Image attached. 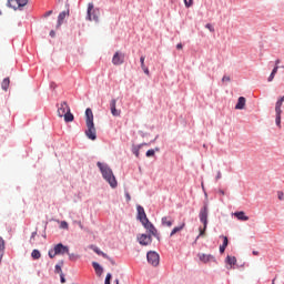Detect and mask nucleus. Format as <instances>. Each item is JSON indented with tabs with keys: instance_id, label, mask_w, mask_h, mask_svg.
Returning a JSON list of instances; mask_svg holds the SVG:
<instances>
[{
	"instance_id": "nucleus-1",
	"label": "nucleus",
	"mask_w": 284,
	"mask_h": 284,
	"mask_svg": "<svg viewBox=\"0 0 284 284\" xmlns=\"http://www.w3.org/2000/svg\"><path fill=\"white\" fill-rule=\"evenodd\" d=\"M85 134L88 139H90L91 141H97V128H94V113H92V109L90 108L85 110Z\"/></svg>"
},
{
	"instance_id": "nucleus-2",
	"label": "nucleus",
	"mask_w": 284,
	"mask_h": 284,
	"mask_svg": "<svg viewBox=\"0 0 284 284\" xmlns=\"http://www.w3.org/2000/svg\"><path fill=\"white\" fill-rule=\"evenodd\" d=\"M97 165H98L104 181L108 182L111 187H113V189L119 185V183L116 182V178L114 176L112 169H110V166H108V164H103L101 162H98Z\"/></svg>"
},
{
	"instance_id": "nucleus-3",
	"label": "nucleus",
	"mask_w": 284,
	"mask_h": 284,
	"mask_svg": "<svg viewBox=\"0 0 284 284\" xmlns=\"http://www.w3.org/2000/svg\"><path fill=\"white\" fill-rule=\"evenodd\" d=\"M58 116L63 118L65 123H72V121H74V115L70 112L68 102H61L58 105Z\"/></svg>"
},
{
	"instance_id": "nucleus-4",
	"label": "nucleus",
	"mask_w": 284,
	"mask_h": 284,
	"mask_svg": "<svg viewBox=\"0 0 284 284\" xmlns=\"http://www.w3.org/2000/svg\"><path fill=\"white\" fill-rule=\"evenodd\" d=\"M87 19L89 21H99V9H94L93 3L88 4Z\"/></svg>"
},
{
	"instance_id": "nucleus-5",
	"label": "nucleus",
	"mask_w": 284,
	"mask_h": 284,
	"mask_svg": "<svg viewBox=\"0 0 284 284\" xmlns=\"http://www.w3.org/2000/svg\"><path fill=\"white\" fill-rule=\"evenodd\" d=\"M8 6L13 10H21V8H24V6H28V0H9Z\"/></svg>"
},
{
	"instance_id": "nucleus-6",
	"label": "nucleus",
	"mask_w": 284,
	"mask_h": 284,
	"mask_svg": "<svg viewBox=\"0 0 284 284\" xmlns=\"http://www.w3.org/2000/svg\"><path fill=\"white\" fill-rule=\"evenodd\" d=\"M146 258H148V263H150V265H153V267H156V265H159L160 263V256L159 253L151 251L146 254Z\"/></svg>"
},
{
	"instance_id": "nucleus-7",
	"label": "nucleus",
	"mask_w": 284,
	"mask_h": 284,
	"mask_svg": "<svg viewBox=\"0 0 284 284\" xmlns=\"http://www.w3.org/2000/svg\"><path fill=\"white\" fill-rule=\"evenodd\" d=\"M207 214H209V209L207 204H204V206L200 210V221L204 225V230H207Z\"/></svg>"
},
{
	"instance_id": "nucleus-8",
	"label": "nucleus",
	"mask_w": 284,
	"mask_h": 284,
	"mask_svg": "<svg viewBox=\"0 0 284 284\" xmlns=\"http://www.w3.org/2000/svg\"><path fill=\"white\" fill-rule=\"evenodd\" d=\"M125 62V54L116 51L112 58L113 65H123Z\"/></svg>"
},
{
	"instance_id": "nucleus-9",
	"label": "nucleus",
	"mask_w": 284,
	"mask_h": 284,
	"mask_svg": "<svg viewBox=\"0 0 284 284\" xmlns=\"http://www.w3.org/2000/svg\"><path fill=\"white\" fill-rule=\"evenodd\" d=\"M142 225L145 227V230H148L150 236H159V231L156 227H154V224H152L150 220H146V222L142 223Z\"/></svg>"
},
{
	"instance_id": "nucleus-10",
	"label": "nucleus",
	"mask_w": 284,
	"mask_h": 284,
	"mask_svg": "<svg viewBox=\"0 0 284 284\" xmlns=\"http://www.w3.org/2000/svg\"><path fill=\"white\" fill-rule=\"evenodd\" d=\"M138 241L140 243V245H152V235H148V234H141L138 235Z\"/></svg>"
},
{
	"instance_id": "nucleus-11",
	"label": "nucleus",
	"mask_w": 284,
	"mask_h": 284,
	"mask_svg": "<svg viewBox=\"0 0 284 284\" xmlns=\"http://www.w3.org/2000/svg\"><path fill=\"white\" fill-rule=\"evenodd\" d=\"M199 258L202 261V263H216V258L211 254L201 253L199 254Z\"/></svg>"
},
{
	"instance_id": "nucleus-12",
	"label": "nucleus",
	"mask_w": 284,
	"mask_h": 284,
	"mask_svg": "<svg viewBox=\"0 0 284 284\" xmlns=\"http://www.w3.org/2000/svg\"><path fill=\"white\" fill-rule=\"evenodd\" d=\"M138 219L141 223H148V215L145 214V209L143 206H138Z\"/></svg>"
},
{
	"instance_id": "nucleus-13",
	"label": "nucleus",
	"mask_w": 284,
	"mask_h": 284,
	"mask_svg": "<svg viewBox=\"0 0 284 284\" xmlns=\"http://www.w3.org/2000/svg\"><path fill=\"white\" fill-rule=\"evenodd\" d=\"M110 110L112 116H121V110L116 109V99L110 101Z\"/></svg>"
},
{
	"instance_id": "nucleus-14",
	"label": "nucleus",
	"mask_w": 284,
	"mask_h": 284,
	"mask_svg": "<svg viewBox=\"0 0 284 284\" xmlns=\"http://www.w3.org/2000/svg\"><path fill=\"white\" fill-rule=\"evenodd\" d=\"M70 248L61 243L54 246V254H69Z\"/></svg>"
},
{
	"instance_id": "nucleus-15",
	"label": "nucleus",
	"mask_w": 284,
	"mask_h": 284,
	"mask_svg": "<svg viewBox=\"0 0 284 284\" xmlns=\"http://www.w3.org/2000/svg\"><path fill=\"white\" fill-rule=\"evenodd\" d=\"M70 14V11H62L59 16H58V24L57 28H61V26H63V21L65 20V18Z\"/></svg>"
},
{
	"instance_id": "nucleus-16",
	"label": "nucleus",
	"mask_w": 284,
	"mask_h": 284,
	"mask_svg": "<svg viewBox=\"0 0 284 284\" xmlns=\"http://www.w3.org/2000/svg\"><path fill=\"white\" fill-rule=\"evenodd\" d=\"M162 225L164 227H172V225H174V220L170 216H164L162 217Z\"/></svg>"
},
{
	"instance_id": "nucleus-17",
	"label": "nucleus",
	"mask_w": 284,
	"mask_h": 284,
	"mask_svg": "<svg viewBox=\"0 0 284 284\" xmlns=\"http://www.w3.org/2000/svg\"><path fill=\"white\" fill-rule=\"evenodd\" d=\"M246 100L244 97H240L237 103L235 105V110H244L245 109Z\"/></svg>"
},
{
	"instance_id": "nucleus-18",
	"label": "nucleus",
	"mask_w": 284,
	"mask_h": 284,
	"mask_svg": "<svg viewBox=\"0 0 284 284\" xmlns=\"http://www.w3.org/2000/svg\"><path fill=\"white\" fill-rule=\"evenodd\" d=\"M140 63H141V69L143 70L144 74L150 77V69H148V67L145 65V58L143 55L140 58Z\"/></svg>"
},
{
	"instance_id": "nucleus-19",
	"label": "nucleus",
	"mask_w": 284,
	"mask_h": 284,
	"mask_svg": "<svg viewBox=\"0 0 284 284\" xmlns=\"http://www.w3.org/2000/svg\"><path fill=\"white\" fill-rule=\"evenodd\" d=\"M234 216L237 217L239 221H250V216H246L243 211L235 212Z\"/></svg>"
},
{
	"instance_id": "nucleus-20",
	"label": "nucleus",
	"mask_w": 284,
	"mask_h": 284,
	"mask_svg": "<svg viewBox=\"0 0 284 284\" xmlns=\"http://www.w3.org/2000/svg\"><path fill=\"white\" fill-rule=\"evenodd\" d=\"M222 239H223V244L220 246V253L224 254L225 253V247H227L230 242L227 240V236H222Z\"/></svg>"
},
{
	"instance_id": "nucleus-21",
	"label": "nucleus",
	"mask_w": 284,
	"mask_h": 284,
	"mask_svg": "<svg viewBox=\"0 0 284 284\" xmlns=\"http://www.w3.org/2000/svg\"><path fill=\"white\" fill-rule=\"evenodd\" d=\"M92 265L98 276H101V274H103V267H101V265L97 262H93Z\"/></svg>"
},
{
	"instance_id": "nucleus-22",
	"label": "nucleus",
	"mask_w": 284,
	"mask_h": 284,
	"mask_svg": "<svg viewBox=\"0 0 284 284\" xmlns=\"http://www.w3.org/2000/svg\"><path fill=\"white\" fill-rule=\"evenodd\" d=\"M1 88L2 90H4V92H8V89L10 88V78L3 79Z\"/></svg>"
},
{
	"instance_id": "nucleus-23",
	"label": "nucleus",
	"mask_w": 284,
	"mask_h": 284,
	"mask_svg": "<svg viewBox=\"0 0 284 284\" xmlns=\"http://www.w3.org/2000/svg\"><path fill=\"white\" fill-rule=\"evenodd\" d=\"M185 227V222H183L180 226H175L172 231L170 236H174L178 232H181Z\"/></svg>"
},
{
	"instance_id": "nucleus-24",
	"label": "nucleus",
	"mask_w": 284,
	"mask_h": 284,
	"mask_svg": "<svg viewBox=\"0 0 284 284\" xmlns=\"http://www.w3.org/2000/svg\"><path fill=\"white\" fill-rule=\"evenodd\" d=\"M91 250H93V252H95V254H98L99 256H103V258H108V254L103 253L101 250H99V247L91 245Z\"/></svg>"
},
{
	"instance_id": "nucleus-25",
	"label": "nucleus",
	"mask_w": 284,
	"mask_h": 284,
	"mask_svg": "<svg viewBox=\"0 0 284 284\" xmlns=\"http://www.w3.org/2000/svg\"><path fill=\"white\" fill-rule=\"evenodd\" d=\"M276 72H278V65H276V67L272 70V72H271V74H270V77H268V82L274 81V77H276Z\"/></svg>"
},
{
	"instance_id": "nucleus-26",
	"label": "nucleus",
	"mask_w": 284,
	"mask_h": 284,
	"mask_svg": "<svg viewBox=\"0 0 284 284\" xmlns=\"http://www.w3.org/2000/svg\"><path fill=\"white\" fill-rule=\"evenodd\" d=\"M283 104L281 103V101H277L276 102V104H275V112H276V116H281V113L283 112L282 110H281V106H282Z\"/></svg>"
},
{
	"instance_id": "nucleus-27",
	"label": "nucleus",
	"mask_w": 284,
	"mask_h": 284,
	"mask_svg": "<svg viewBox=\"0 0 284 284\" xmlns=\"http://www.w3.org/2000/svg\"><path fill=\"white\" fill-rule=\"evenodd\" d=\"M226 263H229V265H236V257L235 256H227L226 257Z\"/></svg>"
},
{
	"instance_id": "nucleus-28",
	"label": "nucleus",
	"mask_w": 284,
	"mask_h": 284,
	"mask_svg": "<svg viewBox=\"0 0 284 284\" xmlns=\"http://www.w3.org/2000/svg\"><path fill=\"white\" fill-rule=\"evenodd\" d=\"M31 256L34 260H39V258H41V252H39V250H33L31 253Z\"/></svg>"
},
{
	"instance_id": "nucleus-29",
	"label": "nucleus",
	"mask_w": 284,
	"mask_h": 284,
	"mask_svg": "<svg viewBox=\"0 0 284 284\" xmlns=\"http://www.w3.org/2000/svg\"><path fill=\"white\" fill-rule=\"evenodd\" d=\"M185 8H192L194 6V0H183Z\"/></svg>"
},
{
	"instance_id": "nucleus-30",
	"label": "nucleus",
	"mask_w": 284,
	"mask_h": 284,
	"mask_svg": "<svg viewBox=\"0 0 284 284\" xmlns=\"http://www.w3.org/2000/svg\"><path fill=\"white\" fill-rule=\"evenodd\" d=\"M6 250V241L3 237H0V252H3Z\"/></svg>"
},
{
	"instance_id": "nucleus-31",
	"label": "nucleus",
	"mask_w": 284,
	"mask_h": 284,
	"mask_svg": "<svg viewBox=\"0 0 284 284\" xmlns=\"http://www.w3.org/2000/svg\"><path fill=\"white\" fill-rule=\"evenodd\" d=\"M139 150H141V146H133L132 152L135 154L136 158H139Z\"/></svg>"
},
{
	"instance_id": "nucleus-32",
	"label": "nucleus",
	"mask_w": 284,
	"mask_h": 284,
	"mask_svg": "<svg viewBox=\"0 0 284 284\" xmlns=\"http://www.w3.org/2000/svg\"><path fill=\"white\" fill-rule=\"evenodd\" d=\"M67 254H69L70 261H77V258H79V255H77L74 253H67Z\"/></svg>"
},
{
	"instance_id": "nucleus-33",
	"label": "nucleus",
	"mask_w": 284,
	"mask_h": 284,
	"mask_svg": "<svg viewBox=\"0 0 284 284\" xmlns=\"http://www.w3.org/2000/svg\"><path fill=\"white\" fill-rule=\"evenodd\" d=\"M111 280H112V274L108 273L106 277H105V281H104V284H110Z\"/></svg>"
},
{
	"instance_id": "nucleus-34",
	"label": "nucleus",
	"mask_w": 284,
	"mask_h": 284,
	"mask_svg": "<svg viewBox=\"0 0 284 284\" xmlns=\"http://www.w3.org/2000/svg\"><path fill=\"white\" fill-rule=\"evenodd\" d=\"M207 229H205V225L203 226V229H200V234H199V236H197V239L200 237V236H205V231H206Z\"/></svg>"
},
{
	"instance_id": "nucleus-35",
	"label": "nucleus",
	"mask_w": 284,
	"mask_h": 284,
	"mask_svg": "<svg viewBox=\"0 0 284 284\" xmlns=\"http://www.w3.org/2000/svg\"><path fill=\"white\" fill-rule=\"evenodd\" d=\"M277 197H278L280 201H284V193H283V191H278L277 192Z\"/></svg>"
},
{
	"instance_id": "nucleus-36",
	"label": "nucleus",
	"mask_w": 284,
	"mask_h": 284,
	"mask_svg": "<svg viewBox=\"0 0 284 284\" xmlns=\"http://www.w3.org/2000/svg\"><path fill=\"white\" fill-rule=\"evenodd\" d=\"M60 227H62V230H68V222L62 221Z\"/></svg>"
},
{
	"instance_id": "nucleus-37",
	"label": "nucleus",
	"mask_w": 284,
	"mask_h": 284,
	"mask_svg": "<svg viewBox=\"0 0 284 284\" xmlns=\"http://www.w3.org/2000/svg\"><path fill=\"white\" fill-rule=\"evenodd\" d=\"M55 272L58 274H63V271L61 270V266L59 264L55 265Z\"/></svg>"
},
{
	"instance_id": "nucleus-38",
	"label": "nucleus",
	"mask_w": 284,
	"mask_h": 284,
	"mask_svg": "<svg viewBox=\"0 0 284 284\" xmlns=\"http://www.w3.org/2000/svg\"><path fill=\"white\" fill-rule=\"evenodd\" d=\"M275 123L281 128V115H276Z\"/></svg>"
},
{
	"instance_id": "nucleus-39",
	"label": "nucleus",
	"mask_w": 284,
	"mask_h": 284,
	"mask_svg": "<svg viewBox=\"0 0 284 284\" xmlns=\"http://www.w3.org/2000/svg\"><path fill=\"white\" fill-rule=\"evenodd\" d=\"M222 81H223V83L230 82V81H231L230 75H224V77L222 78Z\"/></svg>"
},
{
	"instance_id": "nucleus-40",
	"label": "nucleus",
	"mask_w": 284,
	"mask_h": 284,
	"mask_svg": "<svg viewBox=\"0 0 284 284\" xmlns=\"http://www.w3.org/2000/svg\"><path fill=\"white\" fill-rule=\"evenodd\" d=\"M58 254H54V250L52 251V250H50L49 251V257L50 258H54V256H57Z\"/></svg>"
},
{
	"instance_id": "nucleus-41",
	"label": "nucleus",
	"mask_w": 284,
	"mask_h": 284,
	"mask_svg": "<svg viewBox=\"0 0 284 284\" xmlns=\"http://www.w3.org/2000/svg\"><path fill=\"white\" fill-rule=\"evenodd\" d=\"M205 28L210 30V32H214V27H212L210 23H207Z\"/></svg>"
},
{
	"instance_id": "nucleus-42",
	"label": "nucleus",
	"mask_w": 284,
	"mask_h": 284,
	"mask_svg": "<svg viewBox=\"0 0 284 284\" xmlns=\"http://www.w3.org/2000/svg\"><path fill=\"white\" fill-rule=\"evenodd\" d=\"M146 156H154V150L146 151Z\"/></svg>"
},
{
	"instance_id": "nucleus-43",
	"label": "nucleus",
	"mask_w": 284,
	"mask_h": 284,
	"mask_svg": "<svg viewBox=\"0 0 284 284\" xmlns=\"http://www.w3.org/2000/svg\"><path fill=\"white\" fill-rule=\"evenodd\" d=\"M60 281L61 283H65V275L63 273L60 274Z\"/></svg>"
},
{
	"instance_id": "nucleus-44",
	"label": "nucleus",
	"mask_w": 284,
	"mask_h": 284,
	"mask_svg": "<svg viewBox=\"0 0 284 284\" xmlns=\"http://www.w3.org/2000/svg\"><path fill=\"white\" fill-rule=\"evenodd\" d=\"M222 178L221 171H217V175L215 176V181H219Z\"/></svg>"
},
{
	"instance_id": "nucleus-45",
	"label": "nucleus",
	"mask_w": 284,
	"mask_h": 284,
	"mask_svg": "<svg viewBox=\"0 0 284 284\" xmlns=\"http://www.w3.org/2000/svg\"><path fill=\"white\" fill-rule=\"evenodd\" d=\"M36 237H37V231H34V232L31 234V241H34Z\"/></svg>"
},
{
	"instance_id": "nucleus-46",
	"label": "nucleus",
	"mask_w": 284,
	"mask_h": 284,
	"mask_svg": "<svg viewBox=\"0 0 284 284\" xmlns=\"http://www.w3.org/2000/svg\"><path fill=\"white\" fill-rule=\"evenodd\" d=\"M50 14H52V10H50V11H47V12L44 13V18H48V17H50Z\"/></svg>"
},
{
	"instance_id": "nucleus-47",
	"label": "nucleus",
	"mask_w": 284,
	"mask_h": 284,
	"mask_svg": "<svg viewBox=\"0 0 284 284\" xmlns=\"http://www.w3.org/2000/svg\"><path fill=\"white\" fill-rule=\"evenodd\" d=\"M50 37H52V38L57 37V33L54 32V30L50 31Z\"/></svg>"
},
{
	"instance_id": "nucleus-48",
	"label": "nucleus",
	"mask_w": 284,
	"mask_h": 284,
	"mask_svg": "<svg viewBox=\"0 0 284 284\" xmlns=\"http://www.w3.org/2000/svg\"><path fill=\"white\" fill-rule=\"evenodd\" d=\"M176 49L178 50H183V44L182 43L176 44Z\"/></svg>"
},
{
	"instance_id": "nucleus-49",
	"label": "nucleus",
	"mask_w": 284,
	"mask_h": 284,
	"mask_svg": "<svg viewBox=\"0 0 284 284\" xmlns=\"http://www.w3.org/2000/svg\"><path fill=\"white\" fill-rule=\"evenodd\" d=\"M125 196H126V201H131V196H130V193H125Z\"/></svg>"
},
{
	"instance_id": "nucleus-50",
	"label": "nucleus",
	"mask_w": 284,
	"mask_h": 284,
	"mask_svg": "<svg viewBox=\"0 0 284 284\" xmlns=\"http://www.w3.org/2000/svg\"><path fill=\"white\" fill-rule=\"evenodd\" d=\"M219 193H220L222 196H225V191L219 190Z\"/></svg>"
},
{
	"instance_id": "nucleus-51",
	"label": "nucleus",
	"mask_w": 284,
	"mask_h": 284,
	"mask_svg": "<svg viewBox=\"0 0 284 284\" xmlns=\"http://www.w3.org/2000/svg\"><path fill=\"white\" fill-rule=\"evenodd\" d=\"M3 261V252H0V263Z\"/></svg>"
},
{
	"instance_id": "nucleus-52",
	"label": "nucleus",
	"mask_w": 284,
	"mask_h": 284,
	"mask_svg": "<svg viewBox=\"0 0 284 284\" xmlns=\"http://www.w3.org/2000/svg\"><path fill=\"white\" fill-rule=\"evenodd\" d=\"M254 256H258V251H253Z\"/></svg>"
},
{
	"instance_id": "nucleus-53",
	"label": "nucleus",
	"mask_w": 284,
	"mask_h": 284,
	"mask_svg": "<svg viewBox=\"0 0 284 284\" xmlns=\"http://www.w3.org/2000/svg\"><path fill=\"white\" fill-rule=\"evenodd\" d=\"M278 63H281V60L275 61V65H278Z\"/></svg>"
},
{
	"instance_id": "nucleus-54",
	"label": "nucleus",
	"mask_w": 284,
	"mask_h": 284,
	"mask_svg": "<svg viewBox=\"0 0 284 284\" xmlns=\"http://www.w3.org/2000/svg\"><path fill=\"white\" fill-rule=\"evenodd\" d=\"M275 281H276V278H274V280L272 281V284H274V283H275Z\"/></svg>"
},
{
	"instance_id": "nucleus-55",
	"label": "nucleus",
	"mask_w": 284,
	"mask_h": 284,
	"mask_svg": "<svg viewBox=\"0 0 284 284\" xmlns=\"http://www.w3.org/2000/svg\"><path fill=\"white\" fill-rule=\"evenodd\" d=\"M115 284H119V280H115Z\"/></svg>"
}]
</instances>
